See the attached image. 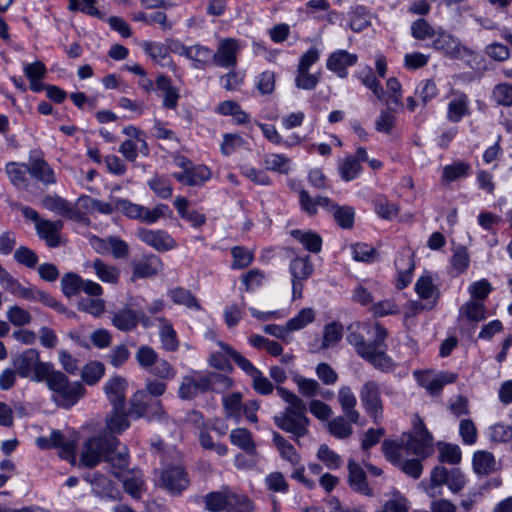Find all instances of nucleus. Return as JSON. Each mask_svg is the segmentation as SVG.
<instances>
[{
    "label": "nucleus",
    "instance_id": "4",
    "mask_svg": "<svg viewBox=\"0 0 512 512\" xmlns=\"http://www.w3.org/2000/svg\"><path fill=\"white\" fill-rule=\"evenodd\" d=\"M44 381L47 387L53 392L52 401L60 408H71L86 392L81 382H70L68 377L63 372L55 370L54 366L49 371Z\"/></svg>",
    "mask_w": 512,
    "mask_h": 512
},
{
    "label": "nucleus",
    "instance_id": "30",
    "mask_svg": "<svg viewBox=\"0 0 512 512\" xmlns=\"http://www.w3.org/2000/svg\"><path fill=\"white\" fill-rule=\"evenodd\" d=\"M273 443L284 460L291 465H299V462H301L300 454L290 442L276 431L273 432Z\"/></svg>",
    "mask_w": 512,
    "mask_h": 512
},
{
    "label": "nucleus",
    "instance_id": "61",
    "mask_svg": "<svg viewBox=\"0 0 512 512\" xmlns=\"http://www.w3.org/2000/svg\"><path fill=\"white\" fill-rule=\"evenodd\" d=\"M42 206L58 215L65 216L70 202L58 195H47L42 199Z\"/></svg>",
    "mask_w": 512,
    "mask_h": 512
},
{
    "label": "nucleus",
    "instance_id": "29",
    "mask_svg": "<svg viewBox=\"0 0 512 512\" xmlns=\"http://www.w3.org/2000/svg\"><path fill=\"white\" fill-rule=\"evenodd\" d=\"M6 174L11 184L18 190H26L29 185L26 173L28 172L27 164H18L9 162L5 167Z\"/></svg>",
    "mask_w": 512,
    "mask_h": 512
},
{
    "label": "nucleus",
    "instance_id": "25",
    "mask_svg": "<svg viewBox=\"0 0 512 512\" xmlns=\"http://www.w3.org/2000/svg\"><path fill=\"white\" fill-rule=\"evenodd\" d=\"M112 324L122 332L134 330L139 319L137 318V311H134L128 306H124L118 311L114 312L111 318Z\"/></svg>",
    "mask_w": 512,
    "mask_h": 512
},
{
    "label": "nucleus",
    "instance_id": "21",
    "mask_svg": "<svg viewBox=\"0 0 512 512\" xmlns=\"http://www.w3.org/2000/svg\"><path fill=\"white\" fill-rule=\"evenodd\" d=\"M173 177L188 186H197L211 177V171L203 165H193L187 171L175 172Z\"/></svg>",
    "mask_w": 512,
    "mask_h": 512
},
{
    "label": "nucleus",
    "instance_id": "31",
    "mask_svg": "<svg viewBox=\"0 0 512 512\" xmlns=\"http://www.w3.org/2000/svg\"><path fill=\"white\" fill-rule=\"evenodd\" d=\"M471 174L470 164L464 161H456L450 165H446L442 170V183L449 184L459 179L465 178Z\"/></svg>",
    "mask_w": 512,
    "mask_h": 512
},
{
    "label": "nucleus",
    "instance_id": "55",
    "mask_svg": "<svg viewBox=\"0 0 512 512\" xmlns=\"http://www.w3.org/2000/svg\"><path fill=\"white\" fill-rule=\"evenodd\" d=\"M14 260L27 268L34 269L39 261L37 254L27 246H19L14 251Z\"/></svg>",
    "mask_w": 512,
    "mask_h": 512
},
{
    "label": "nucleus",
    "instance_id": "37",
    "mask_svg": "<svg viewBox=\"0 0 512 512\" xmlns=\"http://www.w3.org/2000/svg\"><path fill=\"white\" fill-rule=\"evenodd\" d=\"M158 321L162 322L160 327L159 336L162 343V346L167 351H176L179 347V341L177 339L176 331L173 329L172 325L162 317L156 318Z\"/></svg>",
    "mask_w": 512,
    "mask_h": 512
},
{
    "label": "nucleus",
    "instance_id": "38",
    "mask_svg": "<svg viewBox=\"0 0 512 512\" xmlns=\"http://www.w3.org/2000/svg\"><path fill=\"white\" fill-rule=\"evenodd\" d=\"M114 475L120 479L124 491L135 500H140L144 488V480L137 475L121 476L115 472Z\"/></svg>",
    "mask_w": 512,
    "mask_h": 512
},
{
    "label": "nucleus",
    "instance_id": "40",
    "mask_svg": "<svg viewBox=\"0 0 512 512\" xmlns=\"http://www.w3.org/2000/svg\"><path fill=\"white\" fill-rule=\"evenodd\" d=\"M205 380L208 388V392L222 393L230 389L233 385V381L230 377L225 374L218 372H207L204 373Z\"/></svg>",
    "mask_w": 512,
    "mask_h": 512
},
{
    "label": "nucleus",
    "instance_id": "43",
    "mask_svg": "<svg viewBox=\"0 0 512 512\" xmlns=\"http://www.w3.org/2000/svg\"><path fill=\"white\" fill-rule=\"evenodd\" d=\"M333 218L343 229H351L354 224L355 211L351 206L332 205Z\"/></svg>",
    "mask_w": 512,
    "mask_h": 512
},
{
    "label": "nucleus",
    "instance_id": "7",
    "mask_svg": "<svg viewBox=\"0 0 512 512\" xmlns=\"http://www.w3.org/2000/svg\"><path fill=\"white\" fill-rule=\"evenodd\" d=\"M155 485L172 496H179L190 485L187 471L179 465L155 471Z\"/></svg>",
    "mask_w": 512,
    "mask_h": 512
},
{
    "label": "nucleus",
    "instance_id": "1",
    "mask_svg": "<svg viewBox=\"0 0 512 512\" xmlns=\"http://www.w3.org/2000/svg\"><path fill=\"white\" fill-rule=\"evenodd\" d=\"M347 342L353 346L356 354L383 372L394 369L395 363L387 354L386 339L388 331L380 323H355L348 327Z\"/></svg>",
    "mask_w": 512,
    "mask_h": 512
},
{
    "label": "nucleus",
    "instance_id": "53",
    "mask_svg": "<svg viewBox=\"0 0 512 512\" xmlns=\"http://www.w3.org/2000/svg\"><path fill=\"white\" fill-rule=\"evenodd\" d=\"M77 308L94 317H99L105 310V301L101 298H81L77 302Z\"/></svg>",
    "mask_w": 512,
    "mask_h": 512
},
{
    "label": "nucleus",
    "instance_id": "18",
    "mask_svg": "<svg viewBox=\"0 0 512 512\" xmlns=\"http://www.w3.org/2000/svg\"><path fill=\"white\" fill-rule=\"evenodd\" d=\"M27 169L33 178L44 185L55 184L57 181L54 170L42 157H30Z\"/></svg>",
    "mask_w": 512,
    "mask_h": 512
},
{
    "label": "nucleus",
    "instance_id": "22",
    "mask_svg": "<svg viewBox=\"0 0 512 512\" xmlns=\"http://www.w3.org/2000/svg\"><path fill=\"white\" fill-rule=\"evenodd\" d=\"M63 228V222L61 220L51 221L42 220L36 227L37 234L40 238L46 241V244L55 248L60 245L59 233Z\"/></svg>",
    "mask_w": 512,
    "mask_h": 512
},
{
    "label": "nucleus",
    "instance_id": "42",
    "mask_svg": "<svg viewBox=\"0 0 512 512\" xmlns=\"http://www.w3.org/2000/svg\"><path fill=\"white\" fill-rule=\"evenodd\" d=\"M460 313L469 321L480 322L486 319V306L482 302L469 300L460 307Z\"/></svg>",
    "mask_w": 512,
    "mask_h": 512
},
{
    "label": "nucleus",
    "instance_id": "56",
    "mask_svg": "<svg viewBox=\"0 0 512 512\" xmlns=\"http://www.w3.org/2000/svg\"><path fill=\"white\" fill-rule=\"evenodd\" d=\"M293 381L296 383L300 394L304 397H314L319 393L320 385L315 379L296 374L293 377Z\"/></svg>",
    "mask_w": 512,
    "mask_h": 512
},
{
    "label": "nucleus",
    "instance_id": "19",
    "mask_svg": "<svg viewBox=\"0 0 512 512\" xmlns=\"http://www.w3.org/2000/svg\"><path fill=\"white\" fill-rule=\"evenodd\" d=\"M126 385L125 378L121 376L112 377L105 383L104 392L112 407H125Z\"/></svg>",
    "mask_w": 512,
    "mask_h": 512
},
{
    "label": "nucleus",
    "instance_id": "32",
    "mask_svg": "<svg viewBox=\"0 0 512 512\" xmlns=\"http://www.w3.org/2000/svg\"><path fill=\"white\" fill-rule=\"evenodd\" d=\"M188 204L189 202L185 197H177L174 201V206L182 219L190 222L194 227H201L206 222L205 215L196 210H189Z\"/></svg>",
    "mask_w": 512,
    "mask_h": 512
},
{
    "label": "nucleus",
    "instance_id": "49",
    "mask_svg": "<svg viewBox=\"0 0 512 512\" xmlns=\"http://www.w3.org/2000/svg\"><path fill=\"white\" fill-rule=\"evenodd\" d=\"M374 209L381 218L386 220L396 217L399 212L398 205L384 196H379L374 200Z\"/></svg>",
    "mask_w": 512,
    "mask_h": 512
},
{
    "label": "nucleus",
    "instance_id": "34",
    "mask_svg": "<svg viewBox=\"0 0 512 512\" xmlns=\"http://www.w3.org/2000/svg\"><path fill=\"white\" fill-rule=\"evenodd\" d=\"M161 265V260L158 256L150 255L145 261L138 262L134 265L132 278H148L155 276Z\"/></svg>",
    "mask_w": 512,
    "mask_h": 512
},
{
    "label": "nucleus",
    "instance_id": "12",
    "mask_svg": "<svg viewBox=\"0 0 512 512\" xmlns=\"http://www.w3.org/2000/svg\"><path fill=\"white\" fill-rule=\"evenodd\" d=\"M208 392L205 375L198 371L183 376L178 388V397L181 400H193L198 394Z\"/></svg>",
    "mask_w": 512,
    "mask_h": 512
},
{
    "label": "nucleus",
    "instance_id": "10",
    "mask_svg": "<svg viewBox=\"0 0 512 512\" xmlns=\"http://www.w3.org/2000/svg\"><path fill=\"white\" fill-rule=\"evenodd\" d=\"M414 433L415 436L410 435L405 442V451L407 454H414L421 459H425L433 450L432 435L421 419L414 424Z\"/></svg>",
    "mask_w": 512,
    "mask_h": 512
},
{
    "label": "nucleus",
    "instance_id": "20",
    "mask_svg": "<svg viewBox=\"0 0 512 512\" xmlns=\"http://www.w3.org/2000/svg\"><path fill=\"white\" fill-rule=\"evenodd\" d=\"M470 114L469 99L463 92H455L447 107V119L451 123H458L464 116Z\"/></svg>",
    "mask_w": 512,
    "mask_h": 512
},
{
    "label": "nucleus",
    "instance_id": "47",
    "mask_svg": "<svg viewBox=\"0 0 512 512\" xmlns=\"http://www.w3.org/2000/svg\"><path fill=\"white\" fill-rule=\"evenodd\" d=\"M494 456L487 451H478L473 456V468L478 474L488 475L494 468Z\"/></svg>",
    "mask_w": 512,
    "mask_h": 512
},
{
    "label": "nucleus",
    "instance_id": "51",
    "mask_svg": "<svg viewBox=\"0 0 512 512\" xmlns=\"http://www.w3.org/2000/svg\"><path fill=\"white\" fill-rule=\"evenodd\" d=\"M290 160L282 154H269L264 159L266 170L287 174L289 172Z\"/></svg>",
    "mask_w": 512,
    "mask_h": 512
},
{
    "label": "nucleus",
    "instance_id": "39",
    "mask_svg": "<svg viewBox=\"0 0 512 512\" xmlns=\"http://www.w3.org/2000/svg\"><path fill=\"white\" fill-rule=\"evenodd\" d=\"M222 402L226 418L239 421L243 406L242 394L240 392L231 393L224 396Z\"/></svg>",
    "mask_w": 512,
    "mask_h": 512
},
{
    "label": "nucleus",
    "instance_id": "26",
    "mask_svg": "<svg viewBox=\"0 0 512 512\" xmlns=\"http://www.w3.org/2000/svg\"><path fill=\"white\" fill-rule=\"evenodd\" d=\"M338 401L343 413L351 423L357 424L360 414L355 409L357 400L349 386H342L338 392Z\"/></svg>",
    "mask_w": 512,
    "mask_h": 512
},
{
    "label": "nucleus",
    "instance_id": "2",
    "mask_svg": "<svg viewBox=\"0 0 512 512\" xmlns=\"http://www.w3.org/2000/svg\"><path fill=\"white\" fill-rule=\"evenodd\" d=\"M119 444L120 442L115 435L101 431L84 441L80 463L83 466L93 468L104 461L113 468L124 470L129 465V454L125 447L116 451Z\"/></svg>",
    "mask_w": 512,
    "mask_h": 512
},
{
    "label": "nucleus",
    "instance_id": "41",
    "mask_svg": "<svg viewBox=\"0 0 512 512\" xmlns=\"http://www.w3.org/2000/svg\"><path fill=\"white\" fill-rule=\"evenodd\" d=\"M84 284V279L75 272H67L61 278V290L63 294L71 298L76 296Z\"/></svg>",
    "mask_w": 512,
    "mask_h": 512
},
{
    "label": "nucleus",
    "instance_id": "50",
    "mask_svg": "<svg viewBox=\"0 0 512 512\" xmlns=\"http://www.w3.org/2000/svg\"><path fill=\"white\" fill-rule=\"evenodd\" d=\"M361 170L362 167L360 163H358V159L354 158L353 155H348L339 167L341 178L344 181H352L356 179Z\"/></svg>",
    "mask_w": 512,
    "mask_h": 512
},
{
    "label": "nucleus",
    "instance_id": "27",
    "mask_svg": "<svg viewBox=\"0 0 512 512\" xmlns=\"http://www.w3.org/2000/svg\"><path fill=\"white\" fill-rule=\"evenodd\" d=\"M233 445L242 449L246 454L253 457L256 454V445L252 439L251 432L246 428L233 429L229 435Z\"/></svg>",
    "mask_w": 512,
    "mask_h": 512
},
{
    "label": "nucleus",
    "instance_id": "62",
    "mask_svg": "<svg viewBox=\"0 0 512 512\" xmlns=\"http://www.w3.org/2000/svg\"><path fill=\"white\" fill-rule=\"evenodd\" d=\"M329 432L336 438L345 439L349 437L353 429L344 417L338 416L328 423Z\"/></svg>",
    "mask_w": 512,
    "mask_h": 512
},
{
    "label": "nucleus",
    "instance_id": "15",
    "mask_svg": "<svg viewBox=\"0 0 512 512\" xmlns=\"http://www.w3.org/2000/svg\"><path fill=\"white\" fill-rule=\"evenodd\" d=\"M84 480L90 483L92 491L99 497L110 499H119L120 491L114 486V483L105 475L99 472H90L84 476Z\"/></svg>",
    "mask_w": 512,
    "mask_h": 512
},
{
    "label": "nucleus",
    "instance_id": "5",
    "mask_svg": "<svg viewBox=\"0 0 512 512\" xmlns=\"http://www.w3.org/2000/svg\"><path fill=\"white\" fill-rule=\"evenodd\" d=\"M13 366L20 377L31 376L33 381L42 382L54 365L50 362H41L38 350L30 348L16 357Z\"/></svg>",
    "mask_w": 512,
    "mask_h": 512
},
{
    "label": "nucleus",
    "instance_id": "16",
    "mask_svg": "<svg viewBox=\"0 0 512 512\" xmlns=\"http://www.w3.org/2000/svg\"><path fill=\"white\" fill-rule=\"evenodd\" d=\"M348 484L350 488L359 494L372 497L373 490L369 486L364 469L354 460H348Z\"/></svg>",
    "mask_w": 512,
    "mask_h": 512
},
{
    "label": "nucleus",
    "instance_id": "45",
    "mask_svg": "<svg viewBox=\"0 0 512 512\" xmlns=\"http://www.w3.org/2000/svg\"><path fill=\"white\" fill-rule=\"evenodd\" d=\"M105 366L102 362L91 361L81 370V378L87 385L96 384L104 375Z\"/></svg>",
    "mask_w": 512,
    "mask_h": 512
},
{
    "label": "nucleus",
    "instance_id": "48",
    "mask_svg": "<svg viewBox=\"0 0 512 512\" xmlns=\"http://www.w3.org/2000/svg\"><path fill=\"white\" fill-rule=\"evenodd\" d=\"M170 296L175 304L184 305L187 308L201 310V305L199 304L197 298L185 288H175L171 290Z\"/></svg>",
    "mask_w": 512,
    "mask_h": 512
},
{
    "label": "nucleus",
    "instance_id": "17",
    "mask_svg": "<svg viewBox=\"0 0 512 512\" xmlns=\"http://www.w3.org/2000/svg\"><path fill=\"white\" fill-rule=\"evenodd\" d=\"M358 61L356 54L349 53L346 50L333 52L327 59V68L334 72L340 78H346L347 68L354 66Z\"/></svg>",
    "mask_w": 512,
    "mask_h": 512
},
{
    "label": "nucleus",
    "instance_id": "3",
    "mask_svg": "<svg viewBox=\"0 0 512 512\" xmlns=\"http://www.w3.org/2000/svg\"><path fill=\"white\" fill-rule=\"evenodd\" d=\"M276 390L289 405L283 413L274 417V423L284 432L292 434V439L300 445V438L309 432L310 420L306 416V404L295 393L282 386H277Z\"/></svg>",
    "mask_w": 512,
    "mask_h": 512
},
{
    "label": "nucleus",
    "instance_id": "13",
    "mask_svg": "<svg viewBox=\"0 0 512 512\" xmlns=\"http://www.w3.org/2000/svg\"><path fill=\"white\" fill-rule=\"evenodd\" d=\"M432 48L444 53L450 58H459L463 55V52H469V49L463 46L459 39L442 29L435 34L432 41Z\"/></svg>",
    "mask_w": 512,
    "mask_h": 512
},
{
    "label": "nucleus",
    "instance_id": "24",
    "mask_svg": "<svg viewBox=\"0 0 512 512\" xmlns=\"http://www.w3.org/2000/svg\"><path fill=\"white\" fill-rule=\"evenodd\" d=\"M395 266L398 271L397 287L403 289L407 287L412 280V272L415 264L413 255L409 253H402L396 260Z\"/></svg>",
    "mask_w": 512,
    "mask_h": 512
},
{
    "label": "nucleus",
    "instance_id": "9",
    "mask_svg": "<svg viewBox=\"0 0 512 512\" xmlns=\"http://www.w3.org/2000/svg\"><path fill=\"white\" fill-rule=\"evenodd\" d=\"M360 400L366 413L378 425L383 417V403L380 387L375 381H367L360 390Z\"/></svg>",
    "mask_w": 512,
    "mask_h": 512
},
{
    "label": "nucleus",
    "instance_id": "23",
    "mask_svg": "<svg viewBox=\"0 0 512 512\" xmlns=\"http://www.w3.org/2000/svg\"><path fill=\"white\" fill-rule=\"evenodd\" d=\"M129 417V410L125 412L124 407H113L105 418L106 430L104 432H110L112 435L121 434L130 426Z\"/></svg>",
    "mask_w": 512,
    "mask_h": 512
},
{
    "label": "nucleus",
    "instance_id": "14",
    "mask_svg": "<svg viewBox=\"0 0 512 512\" xmlns=\"http://www.w3.org/2000/svg\"><path fill=\"white\" fill-rule=\"evenodd\" d=\"M138 238L155 250L163 252L176 247L173 237L164 230H149L140 228L137 232Z\"/></svg>",
    "mask_w": 512,
    "mask_h": 512
},
{
    "label": "nucleus",
    "instance_id": "64",
    "mask_svg": "<svg viewBox=\"0 0 512 512\" xmlns=\"http://www.w3.org/2000/svg\"><path fill=\"white\" fill-rule=\"evenodd\" d=\"M493 98L499 104L506 107L512 106V85L500 83L493 89Z\"/></svg>",
    "mask_w": 512,
    "mask_h": 512
},
{
    "label": "nucleus",
    "instance_id": "44",
    "mask_svg": "<svg viewBox=\"0 0 512 512\" xmlns=\"http://www.w3.org/2000/svg\"><path fill=\"white\" fill-rule=\"evenodd\" d=\"M370 25V13L365 6L357 5L350 14V28L361 32Z\"/></svg>",
    "mask_w": 512,
    "mask_h": 512
},
{
    "label": "nucleus",
    "instance_id": "8",
    "mask_svg": "<svg viewBox=\"0 0 512 512\" xmlns=\"http://www.w3.org/2000/svg\"><path fill=\"white\" fill-rule=\"evenodd\" d=\"M431 485L427 489L430 497L434 498L441 494L440 488L446 484L453 493L461 491L465 485V478L459 468L448 470L444 466H436L430 475Z\"/></svg>",
    "mask_w": 512,
    "mask_h": 512
},
{
    "label": "nucleus",
    "instance_id": "36",
    "mask_svg": "<svg viewBox=\"0 0 512 512\" xmlns=\"http://www.w3.org/2000/svg\"><path fill=\"white\" fill-rule=\"evenodd\" d=\"M293 238L297 239L303 247L311 253H318L321 251L322 238L315 232H303L299 229L291 231Z\"/></svg>",
    "mask_w": 512,
    "mask_h": 512
},
{
    "label": "nucleus",
    "instance_id": "59",
    "mask_svg": "<svg viewBox=\"0 0 512 512\" xmlns=\"http://www.w3.org/2000/svg\"><path fill=\"white\" fill-rule=\"evenodd\" d=\"M343 326L339 323L332 322L324 327L322 348L327 349L335 345L342 338Z\"/></svg>",
    "mask_w": 512,
    "mask_h": 512
},
{
    "label": "nucleus",
    "instance_id": "52",
    "mask_svg": "<svg viewBox=\"0 0 512 512\" xmlns=\"http://www.w3.org/2000/svg\"><path fill=\"white\" fill-rule=\"evenodd\" d=\"M158 358V353L148 345L140 346L135 354L138 365L146 371H149Z\"/></svg>",
    "mask_w": 512,
    "mask_h": 512
},
{
    "label": "nucleus",
    "instance_id": "33",
    "mask_svg": "<svg viewBox=\"0 0 512 512\" xmlns=\"http://www.w3.org/2000/svg\"><path fill=\"white\" fill-rule=\"evenodd\" d=\"M219 347L228 355L234 363L249 377H252L259 369L256 368L250 360L244 357L240 352L235 350L229 344L218 341Z\"/></svg>",
    "mask_w": 512,
    "mask_h": 512
},
{
    "label": "nucleus",
    "instance_id": "60",
    "mask_svg": "<svg viewBox=\"0 0 512 512\" xmlns=\"http://www.w3.org/2000/svg\"><path fill=\"white\" fill-rule=\"evenodd\" d=\"M227 512H254V506L245 495L230 493Z\"/></svg>",
    "mask_w": 512,
    "mask_h": 512
},
{
    "label": "nucleus",
    "instance_id": "57",
    "mask_svg": "<svg viewBox=\"0 0 512 512\" xmlns=\"http://www.w3.org/2000/svg\"><path fill=\"white\" fill-rule=\"evenodd\" d=\"M315 319V312L312 308H303L298 314L287 322V329L296 331L304 328Z\"/></svg>",
    "mask_w": 512,
    "mask_h": 512
},
{
    "label": "nucleus",
    "instance_id": "35",
    "mask_svg": "<svg viewBox=\"0 0 512 512\" xmlns=\"http://www.w3.org/2000/svg\"><path fill=\"white\" fill-rule=\"evenodd\" d=\"M292 278L307 280L314 272V266L309 256L294 257L289 264Z\"/></svg>",
    "mask_w": 512,
    "mask_h": 512
},
{
    "label": "nucleus",
    "instance_id": "46",
    "mask_svg": "<svg viewBox=\"0 0 512 512\" xmlns=\"http://www.w3.org/2000/svg\"><path fill=\"white\" fill-rule=\"evenodd\" d=\"M231 492H210L204 497L205 507L210 512H220L225 510L229 502Z\"/></svg>",
    "mask_w": 512,
    "mask_h": 512
},
{
    "label": "nucleus",
    "instance_id": "58",
    "mask_svg": "<svg viewBox=\"0 0 512 512\" xmlns=\"http://www.w3.org/2000/svg\"><path fill=\"white\" fill-rule=\"evenodd\" d=\"M437 31L424 18H418L411 24V35L417 40L434 38Z\"/></svg>",
    "mask_w": 512,
    "mask_h": 512
},
{
    "label": "nucleus",
    "instance_id": "6",
    "mask_svg": "<svg viewBox=\"0 0 512 512\" xmlns=\"http://www.w3.org/2000/svg\"><path fill=\"white\" fill-rule=\"evenodd\" d=\"M130 418H145L148 421H159L167 423L169 416L164 410L160 400L153 399L143 391H137L132 399L129 408Z\"/></svg>",
    "mask_w": 512,
    "mask_h": 512
},
{
    "label": "nucleus",
    "instance_id": "28",
    "mask_svg": "<svg viewBox=\"0 0 512 512\" xmlns=\"http://www.w3.org/2000/svg\"><path fill=\"white\" fill-rule=\"evenodd\" d=\"M91 266L100 281L113 285L118 283L121 273L118 267L109 265L99 258L95 259Z\"/></svg>",
    "mask_w": 512,
    "mask_h": 512
},
{
    "label": "nucleus",
    "instance_id": "54",
    "mask_svg": "<svg viewBox=\"0 0 512 512\" xmlns=\"http://www.w3.org/2000/svg\"><path fill=\"white\" fill-rule=\"evenodd\" d=\"M441 463L458 464L461 461V450L456 444H439V457Z\"/></svg>",
    "mask_w": 512,
    "mask_h": 512
},
{
    "label": "nucleus",
    "instance_id": "11",
    "mask_svg": "<svg viewBox=\"0 0 512 512\" xmlns=\"http://www.w3.org/2000/svg\"><path fill=\"white\" fill-rule=\"evenodd\" d=\"M240 46L233 38H226L219 42L217 50L212 51V64L225 69H235L237 66V54Z\"/></svg>",
    "mask_w": 512,
    "mask_h": 512
},
{
    "label": "nucleus",
    "instance_id": "63",
    "mask_svg": "<svg viewBox=\"0 0 512 512\" xmlns=\"http://www.w3.org/2000/svg\"><path fill=\"white\" fill-rule=\"evenodd\" d=\"M317 457L329 469H338L343 463L341 457L336 452L331 450L326 444L320 445L317 452Z\"/></svg>",
    "mask_w": 512,
    "mask_h": 512
}]
</instances>
